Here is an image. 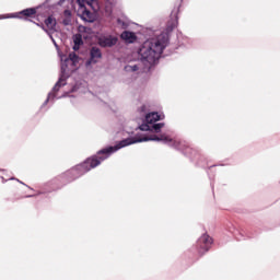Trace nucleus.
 I'll return each instance as SVG.
<instances>
[{
  "label": "nucleus",
  "instance_id": "obj_3",
  "mask_svg": "<svg viewBox=\"0 0 280 280\" xmlns=\"http://www.w3.org/2000/svg\"><path fill=\"white\" fill-rule=\"evenodd\" d=\"M90 8L94 12H97V10H100L97 0H77V3L73 5L74 12H77L82 21L93 23V21H95V13H92Z\"/></svg>",
  "mask_w": 280,
  "mask_h": 280
},
{
  "label": "nucleus",
  "instance_id": "obj_1",
  "mask_svg": "<svg viewBox=\"0 0 280 280\" xmlns=\"http://www.w3.org/2000/svg\"><path fill=\"white\" fill-rule=\"evenodd\" d=\"M143 141H165V143H172V138L167 136H162L161 138L156 136H138L136 138H127L117 142L114 147H107L98 151L97 158L100 160H97V158H90L82 164V167L84 168V172H90V170L97 167L102 161H105V159H108L110 154H115V152L121 150V148H128V145H132L133 143H143Z\"/></svg>",
  "mask_w": 280,
  "mask_h": 280
},
{
  "label": "nucleus",
  "instance_id": "obj_8",
  "mask_svg": "<svg viewBox=\"0 0 280 280\" xmlns=\"http://www.w3.org/2000/svg\"><path fill=\"white\" fill-rule=\"evenodd\" d=\"M34 14H36V8H31L23 10L19 13L8 14L5 16H2V19H21V16H34Z\"/></svg>",
  "mask_w": 280,
  "mask_h": 280
},
{
  "label": "nucleus",
  "instance_id": "obj_14",
  "mask_svg": "<svg viewBox=\"0 0 280 280\" xmlns=\"http://www.w3.org/2000/svg\"><path fill=\"white\" fill-rule=\"evenodd\" d=\"M117 26L120 27L121 30H126L128 27V21L126 19H117Z\"/></svg>",
  "mask_w": 280,
  "mask_h": 280
},
{
  "label": "nucleus",
  "instance_id": "obj_10",
  "mask_svg": "<svg viewBox=\"0 0 280 280\" xmlns=\"http://www.w3.org/2000/svg\"><path fill=\"white\" fill-rule=\"evenodd\" d=\"M141 69V61L131 60L125 66V71L127 73H135Z\"/></svg>",
  "mask_w": 280,
  "mask_h": 280
},
{
  "label": "nucleus",
  "instance_id": "obj_7",
  "mask_svg": "<svg viewBox=\"0 0 280 280\" xmlns=\"http://www.w3.org/2000/svg\"><path fill=\"white\" fill-rule=\"evenodd\" d=\"M98 45H101V47H113L114 45H117V37L110 35H101L98 37Z\"/></svg>",
  "mask_w": 280,
  "mask_h": 280
},
{
  "label": "nucleus",
  "instance_id": "obj_16",
  "mask_svg": "<svg viewBox=\"0 0 280 280\" xmlns=\"http://www.w3.org/2000/svg\"><path fill=\"white\" fill-rule=\"evenodd\" d=\"M108 3H109V5H114V3H115V0H106Z\"/></svg>",
  "mask_w": 280,
  "mask_h": 280
},
{
  "label": "nucleus",
  "instance_id": "obj_18",
  "mask_svg": "<svg viewBox=\"0 0 280 280\" xmlns=\"http://www.w3.org/2000/svg\"><path fill=\"white\" fill-rule=\"evenodd\" d=\"M57 84H58V85H62V84H65V83H62V80H60Z\"/></svg>",
  "mask_w": 280,
  "mask_h": 280
},
{
  "label": "nucleus",
  "instance_id": "obj_2",
  "mask_svg": "<svg viewBox=\"0 0 280 280\" xmlns=\"http://www.w3.org/2000/svg\"><path fill=\"white\" fill-rule=\"evenodd\" d=\"M165 35L147 39L138 50L139 60H141L145 67H152V65H155L156 60L161 58L163 49H165Z\"/></svg>",
  "mask_w": 280,
  "mask_h": 280
},
{
  "label": "nucleus",
  "instance_id": "obj_6",
  "mask_svg": "<svg viewBox=\"0 0 280 280\" xmlns=\"http://www.w3.org/2000/svg\"><path fill=\"white\" fill-rule=\"evenodd\" d=\"M78 32L79 33L72 37V40H73L72 49L74 51H78V49H80V47L84 45V42L82 40V38H84L85 40H89V38H93L95 36V33H93L91 28H86L83 25L79 26Z\"/></svg>",
  "mask_w": 280,
  "mask_h": 280
},
{
  "label": "nucleus",
  "instance_id": "obj_12",
  "mask_svg": "<svg viewBox=\"0 0 280 280\" xmlns=\"http://www.w3.org/2000/svg\"><path fill=\"white\" fill-rule=\"evenodd\" d=\"M200 242H201V244H205L203 252L207 253L209 250V246H211V244H213V238L211 236H209L208 234H203L200 237Z\"/></svg>",
  "mask_w": 280,
  "mask_h": 280
},
{
  "label": "nucleus",
  "instance_id": "obj_17",
  "mask_svg": "<svg viewBox=\"0 0 280 280\" xmlns=\"http://www.w3.org/2000/svg\"><path fill=\"white\" fill-rule=\"evenodd\" d=\"M50 38H51L52 43H56V39H54V33L50 34Z\"/></svg>",
  "mask_w": 280,
  "mask_h": 280
},
{
  "label": "nucleus",
  "instance_id": "obj_15",
  "mask_svg": "<svg viewBox=\"0 0 280 280\" xmlns=\"http://www.w3.org/2000/svg\"><path fill=\"white\" fill-rule=\"evenodd\" d=\"M65 16H66V20H63V23L65 25H69L71 23V11L69 10H66L65 11Z\"/></svg>",
  "mask_w": 280,
  "mask_h": 280
},
{
  "label": "nucleus",
  "instance_id": "obj_11",
  "mask_svg": "<svg viewBox=\"0 0 280 280\" xmlns=\"http://www.w3.org/2000/svg\"><path fill=\"white\" fill-rule=\"evenodd\" d=\"M121 40L125 43H135L137 40V34L130 31H125L120 35Z\"/></svg>",
  "mask_w": 280,
  "mask_h": 280
},
{
  "label": "nucleus",
  "instance_id": "obj_13",
  "mask_svg": "<svg viewBox=\"0 0 280 280\" xmlns=\"http://www.w3.org/2000/svg\"><path fill=\"white\" fill-rule=\"evenodd\" d=\"M46 27H48L49 30H56V19L49 16L46 21H45Z\"/></svg>",
  "mask_w": 280,
  "mask_h": 280
},
{
  "label": "nucleus",
  "instance_id": "obj_5",
  "mask_svg": "<svg viewBox=\"0 0 280 280\" xmlns=\"http://www.w3.org/2000/svg\"><path fill=\"white\" fill-rule=\"evenodd\" d=\"M60 60H61V71L66 75H69V73H73L78 69V65L80 63V57L75 55V52L68 54L59 52Z\"/></svg>",
  "mask_w": 280,
  "mask_h": 280
},
{
  "label": "nucleus",
  "instance_id": "obj_4",
  "mask_svg": "<svg viewBox=\"0 0 280 280\" xmlns=\"http://www.w3.org/2000/svg\"><path fill=\"white\" fill-rule=\"evenodd\" d=\"M163 119H165V115L159 114L156 112H151L145 115L144 121L139 127V129L142 130V132H160L164 124H156V121H161Z\"/></svg>",
  "mask_w": 280,
  "mask_h": 280
},
{
  "label": "nucleus",
  "instance_id": "obj_9",
  "mask_svg": "<svg viewBox=\"0 0 280 280\" xmlns=\"http://www.w3.org/2000/svg\"><path fill=\"white\" fill-rule=\"evenodd\" d=\"M90 60L86 62V67H90V65H95L100 61V58H102V51H100V48H92L90 52Z\"/></svg>",
  "mask_w": 280,
  "mask_h": 280
}]
</instances>
